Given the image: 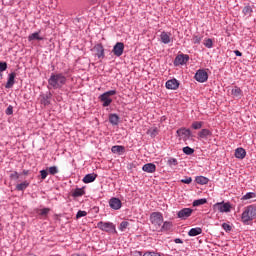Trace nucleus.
<instances>
[{
	"label": "nucleus",
	"mask_w": 256,
	"mask_h": 256,
	"mask_svg": "<svg viewBox=\"0 0 256 256\" xmlns=\"http://www.w3.org/2000/svg\"><path fill=\"white\" fill-rule=\"evenodd\" d=\"M65 83H67V77L63 73H52L48 79V85L52 89H61Z\"/></svg>",
	"instance_id": "f257e3e1"
},
{
	"label": "nucleus",
	"mask_w": 256,
	"mask_h": 256,
	"mask_svg": "<svg viewBox=\"0 0 256 256\" xmlns=\"http://www.w3.org/2000/svg\"><path fill=\"white\" fill-rule=\"evenodd\" d=\"M254 219H256V206L249 205L245 207L241 216L242 222L249 223V221H253Z\"/></svg>",
	"instance_id": "f03ea898"
},
{
	"label": "nucleus",
	"mask_w": 256,
	"mask_h": 256,
	"mask_svg": "<svg viewBox=\"0 0 256 256\" xmlns=\"http://www.w3.org/2000/svg\"><path fill=\"white\" fill-rule=\"evenodd\" d=\"M113 95H117V90H109L98 97L102 103V107H109L113 103V99L111 98Z\"/></svg>",
	"instance_id": "7ed1b4c3"
},
{
	"label": "nucleus",
	"mask_w": 256,
	"mask_h": 256,
	"mask_svg": "<svg viewBox=\"0 0 256 256\" xmlns=\"http://www.w3.org/2000/svg\"><path fill=\"white\" fill-rule=\"evenodd\" d=\"M150 221L152 225H154L155 229H160L161 225H163V214L160 212H153L150 215Z\"/></svg>",
	"instance_id": "20e7f679"
},
{
	"label": "nucleus",
	"mask_w": 256,
	"mask_h": 256,
	"mask_svg": "<svg viewBox=\"0 0 256 256\" xmlns=\"http://www.w3.org/2000/svg\"><path fill=\"white\" fill-rule=\"evenodd\" d=\"M97 228L100 229V231H105L106 233H113L115 231V226L111 222L100 221L97 224Z\"/></svg>",
	"instance_id": "39448f33"
},
{
	"label": "nucleus",
	"mask_w": 256,
	"mask_h": 256,
	"mask_svg": "<svg viewBox=\"0 0 256 256\" xmlns=\"http://www.w3.org/2000/svg\"><path fill=\"white\" fill-rule=\"evenodd\" d=\"M214 209H218L220 213H229L231 211V204L218 202L214 205Z\"/></svg>",
	"instance_id": "423d86ee"
},
{
	"label": "nucleus",
	"mask_w": 256,
	"mask_h": 256,
	"mask_svg": "<svg viewBox=\"0 0 256 256\" xmlns=\"http://www.w3.org/2000/svg\"><path fill=\"white\" fill-rule=\"evenodd\" d=\"M123 51H125V44L122 42H117L113 47L112 53L116 57H121V55H123Z\"/></svg>",
	"instance_id": "0eeeda50"
},
{
	"label": "nucleus",
	"mask_w": 256,
	"mask_h": 256,
	"mask_svg": "<svg viewBox=\"0 0 256 256\" xmlns=\"http://www.w3.org/2000/svg\"><path fill=\"white\" fill-rule=\"evenodd\" d=\"M195 79L198 83H205L209 79V74L205 70H198L195 74Z\"/></svg>",
	"instance_id": "6e6552de"
},
{
	"label": "nucleus",
	"mask_w": 256,
	"mask_h": 256,
	"mask_svg": "<svg viewBox=\"0 0 256 256\" xmlns=\"http://www.w3.org/2000/svg\"><path fill=\"white\" fill-rule=\"evenodd\" d=\"M189 61V55L180 54L174 60V65L177 67L179 65H185Z\"/></svg>",
	"instance_id": "1a4fd4ad"
},
{
	"label": "nucleus",
	"mask_w": 256,
	"mask_h": 256,
	"mask_svg": "<svg viewBox=\"0 0 256 256\" xmlns=\"http://www.w3.org/2000/svg\"><path fill=\"white\" fill-rule=\"evenodd\" d=\"M176 133L179 137H182V139H184V141H187V139H189V137H191V130L187 129V128H180L177 130Z\"/></svg>",
	"instance_id": "9d476101"
},
{
	"label": "nucleus",
	"mask_w": 256,
	"mask_h": 256,
	"mask_svg": "<svg viewBox=\"0 0 256 256\" xmlns=\"http://www.w3.org/2000/svg\"><path fill=\"white\" fill-rule=\"evenodd\" d=\"M193 213V209L191 208H183L182 210H180L177 215L179 217V219H187L188 217H191Z\"/></svg>",
	"instance_id": "9b49d317"
},
{
	"label": "nucleus",
	"mask_w": 256,
	"mask_h": 256,
	"mask_svg": "<svg viewBox=\"0 0 256 256\" xmlns=\"http://www.w3.org/2000/svg\"><path fill=\"white\" fill-rule=\"evenodd\" d=\"M93 49L96 51V55L99 59L105 57V48H103V44H96Z\"/></svg>",
	"instance_id": "f8f14e48"
},
{
	"label": "nucleus",
	"mask_w": 256,
	"mask_h": 256,
	"mask_svg": "<svg viewBox=\"0 0 256 256\" xmlns=\"http://www.w3.org/2000/svg\"><path fill=\"white\" fill-rule=\"evenodd\" d=\"M166 89L176 90L179 89V81L171 79L166 82Z\"/></svg>",
	"instance_id": "ddd939ff"
},
{
	"label": "nucleus",
	"mask_w": 256,
	"mask_h": 256,
	"mask_svg": "<svg viewBox=\"0 0 256 256\" xmlns=\"http://www.w3.org/2000/svg\"><path fill=\"white\" fill-rule=\"evenodd\" d=\"M142 171L145 173H155V171H157V166L153 163H147L142 167Z\"/></svg>",
	"instance_id": "4468645a"
},
{
	"label": "nucleus",
	"mask_w": 256,
	"mask_h": 256,
	"mask_svg": "<svg viewBox=\"0 0 256 256\" xmlns=\"http://www.w3.org/2000/svg\"><path fill=\"white\" fill-rule=\"evenodd\" d=\"M109 205L111 209L117 211L121 207V200H119V198H111L109 201Z\"/></svg>",
	"instance_id": "2eb2a0df"
},
{
	"label": "nucleus",
	"mask_w": 256,
	"mask_h": 256,
	"mask_svg": "<svg viewBox=\"0 0 256 256\" xmlns=\"http://www.w3.org/2000/svg\"><path fill=\"white\" fill-rule=\"evenodd\" d=\"M16 76H17V74H15V72H12L9 74L7 83L5 85L6 89H11V87H13V85H15V77Z\"/></svg>",
	"instance_id": "dca6fc26"
},
{
	"label": "nucleus",
	"mask_w": 256,
	"mask_h": 256,
	"mask_svg": "<svg viewBox=\"0 0 256 256\" xmlns=\"http://www.w3.org/2000/svg\"><path fill=\"white\" fill-rule=\"evenodd\" d=\"M160 39L164 43V45L169 44V42L171 41V33L162 32L160 34Z\"/></svg>",
	"instance_id": "f3484780"
},
{
	"label": "nucleus",
	"mask_w": 256,
	"mask_h": 256,
	"mask_svg": "<svg viewBox=\"0 0 256 256\" xmlns=\"http://www.w3.org/2000/svg\"><path fill=\"white\" fill-rule=\"evenodd\" d=\"M211 135H213L209 129H202L199 133H198V138L199 139H207V137H211Z\"/></svg>",
	"instance_id": "a211bd4d"
},
{
	"label": "nucleus",
	"mask_w": 256,
	"mask_h": 256,
	"mask_svg": "<svg viewBox=\"0 0 256 256\" xmlns=\"http://www.w3.org/2000/svg\"><path fill=\"white\" fill-rule=\"evenodd\" d=\"M247 155V152L243 148H237L235 150V157L237 159H245V156Z\"/></svg>",
	"instance_id": "6ab92c4d"
},
{
	"label": "nucleus",
	"mask_w": 256,
	"mask_h": 256,
	"mask_svg": "<svg viewBox=\"0 0 256 256\" xmlns=\"http://www.w3.org/2000/svg\"><path fill=\"white\" fill-rule=\"evenodd\" d=\"M112 153H116L117 155H123V153H125V147L124 146H113L111 148Z\"/></svg>",
	"instance_id": "aec40b11"
},
{
	"label": "nucleus",
	"mask_w": 256,
	"mask_h": 256,
	"mask_svg": "<svg viewBox=\"0 0 256 256\" xmlns=\"http://www.w3.org/2000/svg\"><path fill=\"white\" fill-rule=\"evenodd\" d=\"M95 179H97V174L95 173H91V174H87L86 177L83 178V183H93V181H95Z\"/></svg>",
	"instance_id": "412c9836"
},
{
	"label": "nucleus",
	"mask_w": 256,
	"mask_h": 256,
	"mask_svg": "<svg viewBox=\"0 0 256 256\" xmlns=\"http://www.w3.org/2000/svg\"><path fill=\"white\" fill-rule=\"evenodd\" d=\"M201 233H203V230L199 227H196V228L190 229V231L188 232V235L189 237H197V235H201Z\"/></svg>",
	"instance_id": "4be33fe9"
},
{
	"label": "nucleus",
	"mask_w": 256,
	"mask_h": 256,
	"mask_svg": "<svg viewBox=\"0 0 256 256\" xmlns=\"http://www.w3.org/2000/svg\"><path fill=\"white\" fill-rule=\"evenodd\" d=\"M196 183H198V185H207V183H209V178L205 176H197Z\"/></svg>",
	"instance_id": "5701e85b"
},
{
	"label": "nucleus",
	"mask_w": 256,
	"mask_h": 256,
	"mask_svg": "<svg viewBox=\"0 0 256 256\" xmlns=\"http://www.w3.org/2000/svg\"><path fill=\"white\" fill-rule=\"evenodd\" d=\"M28 41H43V37L39 36V32H35L28 36Z\"/></svg>",
	"instance_id": "b1692460"
},
{
	"label": "nucleus",
	"mask_w": 256,
	"mask_h": 256,
	"mask_svg": "<svg viewBox=\"0 0 256 256\" xmlns=\"http://www.w3.org/2000/svg\"><path fill=\"white\" fill-rule=\"evenodd\" d=\"M109 121L112 125H119V116L117 114H110Z\"/></svg>",
	"instance_id": "393cba45"
},
{
	"label": "nucleus",
	"mask_w": 256,
	"mask_h": 256,
	"mask_svg": "<svg viewBox=\"0 0 256 256\" xmlns=\"http://www.w3.org/2000/svg\"><path fill=\"white\" fill-rule=\"evenodd\" d=\"M83 195H85V190L83 188H76L72 193V196L74 197H83Z\"/></svg>",
	"instance_id": "a878e982"
},
{
	"label": "nucleus",
	"mask_w": 256,
	"mask_h": 256,
	"mask_svg": "<svg viewBox=\"0 0 256 256\" xmlns=\"http://www.w3.org/2000/svg\"><path fill=\"white\" fill-rule=\"evenodd\" d=\"M232 95L234 97H241V95H243V91H241V88L235 86L232 91H231Z\"/></svg>",
	"instance_id": "bb28decb"
},
{
	"label": "nucleus",
	"mask_w": 256,
	"mask_h": 256,
	"mask_svg": "<svg viewBox=\"0 0 256 256\" xmlns=\"http://www.w3.org/2000/svg\"><path fill=\"white\" fill-rule=\"evenodd\" d=\"M28 187H29V182L24 181L20 184H17L16 189H17V191H25V189Z\"/></svg>",
	"instance_id": "cd10ccee"
},
{
	"label": "nucleus",
	"mask_w": 256,
	"mask_h": 256,
	"mask_svg": "<svg viewBox=\"0 0 256 256\" xmlns=\"http://www.w3.org/2000/svg\"><path fill=\"white\" fill-rule=\"evenodd\" d=\"M256 194L255 192H248L242 197V201H249L251 199H255Z\"/></svg>",
	"instance_id": "c85d7f7f"
},
{
	"label": "nucleus",
	"mask_w": 256,
	"mask_h": 256,
	"mask_svg": "<svg viewBox=\"0 0 256 256\" xmlns=\"http://www.w3.org/2000/svg\"><path fill=\"white\" fill-rule=\"evenodd\" d=\"M243 14L246 15L247 17H251V14L253 13V8L251 6H245L242 10Z\"/></svg>",
	"instance_id": "c756f323"
},
{
	"label": "nucleus",
	"mask_w": 256,
	"mask_h": 256,
	"mask_svg": "<svg viewBox=\"0 0 256 256\" xmlns=\"http://www.w3.org/2000/svg\"><path fill=\"white\" fill-rule=\"evenodd\" d=\"M50 211H51V209H49V208L40 209V210H38V215L40 217L45 218V217H47V215H49Z\"/></svg>",
	"instance_id": "7c9ffc66"
},
{
	"label": "nucleus",
	"mask_w": 256,
	"mask_h": 256,
	"mask_svg": "<svg viewBox=\"0 0 256 256\" xmlns=\"http://www.w3.org/2000/svg\"><path fill=\"white\" fill-rule=\"evenodd\" d=\"M171 227H173V223L166 221L163 223L161 229H162V231H169V230H171Z\"/></svg>",
	"instance_id": "2f4dec72"
},
{
	"label": "nucleus",
	"mask_w": 256,
	"mask_h": 256,
	"mask_svg": "<svg viewBox=\"0 0 256 256\" xmlns=\"http://www.w3.org/2000/svg\"><path fill=\"white\" fill-rule=\"evenodd\" d=\"M205 203H207V199L205 198L194 200L193 207H199V205H205Z\"/></svg>",
	"instance_id": "473e14b6"
},
{
	"label": "nucleus",
	"mask_w": 256,
	"mask_h": 256,
	"mask_svg": "<svg viewBox=\"0 0 256 256\" xmlns=\"http://www.w3.org/2000/svg\"><path fill=\"white\" fill-rule=\"evenodd\" d=\"M167 164L170 167H177V165H179V162H177L176 158H169L168 161H167Z\"/></svg>",
	"instance_id": "72a5a7b5"
},
{
	"label": "nucleus",
	"mask_w": 256,
	"mask_h": 256,
	"mask_svg": "<svg viewBox=\"0 0 256 256\" xmlns=\"http://www.w3.org/2000/svg\"><path fill=\"white\" fill-rule=\"evenodd\" d=\"M183 153H185V155H193L195 150L189 146H186L183 148Z\"/></svg>",
	"instance_id": "f704fd0d"
},
{
	"label": "nucleus",
	"mask_w": 256,
	"mask_h": 256,
	"mask_svg": "<svg viewBox=\"0 0 256 256\" xmlns=\"http://www.w3.org/2000/svg\"><path fill=\"white\" fill-rule=\"evenodd\" d=\"M48 172L50 175H57V173H59V168H57V166L49 167Z\"/></svg>",
	"instance_id": "c9c22d12"
},
{
	"label": "nucleus",
	"mask_w": 256,
	"mask_h": 256,
	"mask_svg": "<svg viewBox=\"0 0 256 256\" xmlns=\"http://www.w3.org/2000/svg\"><path fill=\"white\" fill-rule=\"evenodd\" d=\"M202 39H203V36L196 35V36H193L192 41L195 45H199Z\"/></svg>",
	"instance_id": "e433bc0d"
},
{
	"label": "nucleus",
	"mask_w": 256,
	"mask_h": 256,
	"mask_svg": "<svg viewBox=\"0 0 256 256\" xmlns=\"http://www.w3.org/2000/svg\"><path fill=\"white\" fill-rule=\"evenodd\" d=\"M204 45L207 47V49H211L213 47V40L211 38H208L204 41Z\"/></svg>",
	"instance_id": "4c0bfd02"
},
{
	"label": "nucleus",
	"mask_w": 256,
	"mask_h": 256,
	"mask_svg": "<svg viewBox=\"0 0 256 256\" xmlns=\"http://www.w3.org/2000/svg\"><path fill=\"white\" fill-rule=\"evenodd\" d=\"M201 127H203V122L196 121L192 123V129L197 130L201 129Z\"/></svg>",
	"instance_id": "58836bf2"
},
{
	"label": "nucleus",
	"mask_w": 256,
	"mask_h": 256,
	"mask_svg": "<svg viewBox=\"0 0 256 256\" xmlns=\"http://www.w3.org/2000/svg\"><path fill=\"white\" fill-rule=\"evenodd\" d=\"M127 227H129V222L127 221H122L120 223L119 229L120 231H125V229H127Z\"/></svg>",
	"instance_id": "ea45409f"
},
{
	"label": "nucleus",
	"mask_w": 256,
	"mask_h": 256,
	"mask_svg": "<svg viewBox=\"0 0 256 256\" xmlns=\"http://www.w3.org/2000/svg\"><path fill=\"white\" fill-rule=\"evenodd\" d=\"M81 217H87V212L83 210L78 211L76 214V218L81 219Z\"/></svg>",
	"instance_id": "a19ab883"
},
{
	"label": "nucleus",
	"mask_w": 256,
	"mask_h": 256,
	"mask_svg": "<svg viewBox=\"0 0 256 256\" xmlns=\"http://www.w3.org/2000/svg\"><path fill=\"white\" fill-rule=\"evenodd\" d=\"M7 71V62H0V72Z\"/></svg>",
	"instance_id": "79ce46f5"
},
{
	"label": "nucleus",
	"mask_w": 256,
	"mask_h": 256,
	"mask_svg": "<svg viewBox=\"0 0 256 256\" xmlns=\"http://www.w3.org/2000/svg\"><path fill=\"white\" fill-rule=\"evenodd\" d=\"M148 135H151V137H155L157 135V128L148 130Z\"/></svg>",
	"instance_id": "37998d69"
},
{
	"label": "nucleus",
	"mask_w": 256,
	"mask_h": 256,
	"mask_svg": "<svg viewBox=\"0 0 256 256\" xmlns=\"http://www.w3.org/2000/svg\"><path fill=\"white\" fill-rule=\"evenodd\" d=\"M40 175H41V179H47V175H49V173L47 172V170H41L40 171Z\"/></svg>",
	"instance_id": "c03bdc74"
},
{
	"label": "nucleus",
	"mask_w": 256,
	"mask_h": 256,
	"mask_svg": "<svg viewBox=\"0 0 256 256\" xmlns=\"http://www.w3.org/2000/svg\"><path fill=\"white\" fill-rule=\"evenodd\" d=\"M6 115H13V106H8L6 109Z\"/></svg>",
	"instance_id": "a18cd8bd"
},
{
	"label": "nucleus",
	"mask_w": 256,
	"mask_h": 256,
	"mask_svg": "<svg viewBox=\"0 0 256 256\" xmlns=\"http://www.w3.org/2000/svg\"><path fill=\"white\" fill-rule=\"evenodd\" d=\"M192 181H193V179L191 177L181 180V182L185 183L186 185H189Z\"/></svg>",
	"instance_id": "49530a36"
},
{
	"label": "nucleus",
	"mask_w": 256,
	"mask_h": 256,
	"mask_svg": "<svg viewBox=\"0 0 256 256\" xmlns=\"http://www.w3.org/2000/svg\"><path fill=\"white\" fill-rule=\"evenodd\" d=\"M222 228L224 229V231H231V225L227 223H223Z\"/></svg>",
	"instance_id": "de8ad7c7"
},
{
	"label": "nucleus",
	"mask_w": 256,
	"mask_h": 256,
	"mask_svg": "<svg viewBox=\"0 0 256 256\" xmlns=\"http://www.w3.org/2000/svg\"><path fill=\"white\" fill-rule=\"evenodd\" d=\"M11 179H19V173L14 172L10 175Z\"/></svg>",
	"instance_id": "09e8293b"
},
{
	"label": "nucleus",
	"mask_w": 256,
	"mask_h": 256,
	"mask_svg": "<svg viewBox=\"0 0 256 256\" xmlns=\"http://www.w3.org/2000/svg\"><path fill=\"white\" fill-rule=\"evenodd\" d=\"M234 53L236 57H241L243 55V53H241L239 50H235Z\"/></svg>",
	"instance_id": "8fccbe9b"
},
{
	"label": "nucleus",
	"mask_w": 256,
	"mask_h": 256,
	"mask_svg": "<svg viewBox=\"0 0 256 256\" xmlns=\"http://www.w3.org/2000/svg\"><path fill=\"white\" fill-rule=\"evenodd\" d=\"M91 5H97L99 0H90Z\"/></svg>",
	"instance_id": "3c124183"
},
{
	"label": "nucleus",
	"mask_w": 256,
	"mask_h": 256,
	"mask_svg": "<svg viewBox=\"0 0 256 256\" xmlns=\"http://www.w3.org/2000/svg\"><path fill=\"white\" fill-rule=\"evenodd\" d=\"M175 243H183V240L179 239V238H176L175 239Z\"/></svg>",
	"instance_id": "603ef678"
},
{
	"label": "nucleus",
	"mask_w": 256,
	"mask_h": 256,
	"mask_svg": "<svg viewBox=\"0 0 256 256\" xmlns=\"http://www.w3.org/2000/svg\"><path fill=\"white\" fill-rule=\"evenodd\" d=\"M23 175H29V171L28 170H24L23 171Z\"/></svg>",
	"instance_id": "864d4df0"
},
{
	"label": "nucleus",
	"mask_w": 256,
	"mask_h": 256,
	"mask_svg": "<svg viewBox=\"0 0 256 256\" xmlns=\"http://www.w3.org/2000/svg\"><path fill=\"white\" fill-rule=\"evenodd\" d=\"M3 79V72H0V80Z\"/></svg>",
	"instance_id": "5fc2aeb1"
},
{
	"label": "nucleus",
	"mask_w": 256,
	"mask_h": 256,
	"mask_svg": "<svg viewBox=\"0 0 256 256\" xmlns=\"http://www.w3.org/2000/svg\"><path fill=\"white\" fill-rule=\"evenodd\" d=\"M249 203H253V201H249Z\"/></svg>",
	"instance_id": "6e6d98bb"
}]
</instances>
